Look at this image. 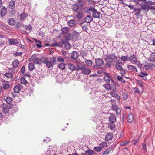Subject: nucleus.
Listing matches in <instances>:
<instances>
[{"instance_id": "338daca9", "label": "nucleus", "mask_w": 155, "mask_h": 155, "mask_svg": "<svg viewBox=\"0 0 155 155\" xmlns=\"http://www.w3.org/2000/svg\"><path fill=\"white\" fill-rule=\"evenodd\" d=\"M110 153L107 150L105 151L102 153V155H108Z\"/></svg>"}, {"instance_id": "9d476101", "label": "nucleus", "mask_w": 155, "mask_h": 155, "mask_svg": "<svg viewBox=\"0 0 155 155\" xmlns=\"http://www.w3.org/2000/svg\"><path fill=\"white\" fill-rule=\"evenodd\" d=\"M61 31L63 34H67L68 35H70V34L69 33L70 31V28L68 27H63L61 28Z\"/></svg>"}, {"instance_id": "4d7b16f0", "label": "nucleus", "mask_w": 155, "mask_h": 155, "mask_svg": "<svg viewBox=\"0 0 155 155\" xmlns=\"http://www.w3.org/2000/svg\"><path fill=\"white\" fill-rule=\"evenodd\" d=\"M36 57V55L35 54H33L30 58L29 59V61L31 62L33 60H34Z\"/></svg>"}, {"instance_id": "de8ad7c7", "label": "nucleus", "mask_w": 155, "mask_h": 155, "mask_svg": "<svg viewBox=\"0 0 155 155\" xmlns=\"http://www.w3.org/2000/svg\"><path fill=\"white\" fill-rule=\"evenodd\" d=\"M57 60L58 62H61L62 63H63L64 62V58L59 56L57 58Z\"/></svg>"}, {"instance_id": "1a4fd4ad", "label": "nucleus", "mask_w": 155, "mask_h": 155, "mask_svg": "<svg viewBox=\"0 0 155 155\" xmlns=\"http://www.w3.org/2000/svg\"><path fill=\"white\" fill-rule=\"evenodd\" d=\"M8 39V40L9 44L11 45H15L18 43V41L16 39H9L8 38H6L5 39V40H6V41Z\"/></svg>"}, {"instance_id": "58836bf2", "label": "nucleus", "mask_w": 155, "mask_h": 155, "mask_svg": "<svg viewBox=\"0 0 155 155\" xmlns=\"http://www.w3.org/2000/svg\"><path fill=\"white\" fill-rule=\"evenodd\" d=\"M27 17V14L25 13H23L20 14V19L22 20L25 19Z\"/></svg>"}, {"instance_id": "9b49d317", "label": "nucleus", "mask_w": 155, "mask_h": 155, "mask_svg": "<svg viewBox=\"0 0 155 155\" xmlns=\"http://www.w3.org/2000/svg\"><path fill=\"white\" fill-rule=\"evenodd\" d=\"M112 109L113 110L116 111V114L117 115H119L121 112L120 109L118 107L117 105L112 106Z\"/></svg>"}, {"instance_id": "864d4df0", "label": "nucleus", "mask_w": 155, "mask_h": 155, "mask_svg": "<svg viewBox=\"0 0 155 155\" xmlns=\"http://www.w3.org/2000/svg\"><path fill=\"white\" fill-rule=\"evenodd\" d=\"M128 58L127 56H122L120 59L122 61H128Z\"/></svg>"}, {"instance_id": "e433bc0d", "label": "nucleus", "mask_w": 155, "mask_h": 155, "mask_svg": "<svg viewBox=\"0 0 155 155\" xmlns=\"http://www.w3.org/2000/svg\"><path fill=\"white\" fill-rule=\"evenodd\" d=\"M11 106H5V108H4L3 109V112H4V113H6L8 112V110L10 109H11Z\"/></svg>"}, {"instance_id": "4be33fe9", "label": "nucleus", "mask_w": 155, "mask_h": 155, "mask_svg": "<svg viewBox=\"0 0 155 155\" xmlns=\"http://www.w3.org/2000/svg\"><path fill=\"white\" fill-rule=\"evenodd\" d=\"M128 69L130 70L133 71L137 72V71L136 68L133 65H128L127 66Z\"/></svg>"}, {"instance_id": "79ce46f5", "label": "nucleus", "mask_w": 155, "mask_h": 155, "mask_svg": "<svg viewBox=\"0 0 155 155\" xmlns=\"http://www.w3.org/2000/svg\"><path fill=\"white\" fill-rule=\"evenodd\" d=\"M86 64L88 66L91 67L92 65V61L90 60H87L85 61Z\"/></svg>"}, {"instance_id": "f8f14e48", "label": "nucleus", "mask_w": 155, "mask_h": 155, "mask_svg": "<svg viewBox=\"0 0 155 155\" xmlns=\"http://www.w3.org/2000/svg\"><path fill=\"white\" fill-rule=\"evenodd\" d=\"M113 137L112 134L111 133H107L105 136V139L107 141L111 140Z\"/></svg>"}, {"instance_id": "e2e57ef3", "label": "nucleus", "mask_w": 155, "mask_h": 155, "mask_svg": "<svg viewBox=\"0 0 155 155\" xmlns=\"http://www.w3.org/2000/svg\"><path fill=\"white\" fill-rule=\"evenodd\" d=\"M114 148L113 147L111 146L107 150L110 153V152L114 150Z\"/></svg>"}, {"instance_id": "a878e982", "label": "nucleus", "mask_w": 155, "mask_h": 155, "mask_svg": "<svg viewBox=\"0 0 155 155\" xmlns=\"http://www.w3.org/2000/svg\"><path fill=\"white\" fill-rule=\"evenodd\" d=\"M15 6V2L13 0L11 1L8 5V8L11 9H13Z\"/></svg>"}, {"instance_id": "69168bd1", "label": "nucleus", "mask_w": 155, "mask_h": 155, "mask_svg": "<svg viewBox=\"0 0 155 155\" xmlns=\"http://www.w3.org/2000/svg\"><path fill=\"white\" fill-rule=\"evenodd\" d=\"M143 149L145 152L147 151L146 145V144L144 143L143 145Z\"/></svg>"}, {"instance_id": "5fc2aeb1", "label": "nucleus", "mask_w": 155, "mask_h": 155, "mask_svg": "<svg viewBox=\"0 0 155 155\" xmlns=\"http://www.w3.org/2000/svg\"><path fill=\"white\" fill-rule=\"evenodd\" d=\"M117 79L120 81L122 83H124L125 82V80L124 79L120 76H118L117 77Z\"/></svg>"}, {"instance_id": "6e6d98bb", "label": "nucleus", "mask_w": 155, "mask_h": 155, "mask_svg": "<svg viewBox=\"0 0 155 155\" xmlns=\"http://www.w3.org/2000/svg\"><path fill=\"white\" fill-rule=\"evenodd\" d=\"M22 54V52H16L14 53L13 55L15 56H21Z\"/></svg>"}, {"instance_id": "09e8293b", "label": "nucleus", "mask_w": 155, "mask_h": 155, "mask_svg": "<svg viewBox=\"0 0 155 155\" xmlns=\"http://www.w3.org/2000/svg\"><path fill=\"white\" fill-rule=\"evenodd\" d=\"M141 8L143 10H148L150 9V6L149 5H144L141 6Z\"/></svg>"}, {"instance_id": "72a5a7b5", "label": "nucleus", "mask_w": 155, "mask_h": 155, "mask_svg": "<svg viewBox=\"0 0 155 155\" xmlns=\"http://www.w3.org/2000/svg\"><path fill=\"white\" fill-rule=\"evenodd\" d=\"M28 68L30 71H32L35 68L34 64L32 63H29L28 65Z\"/></svg>"}, {"instance_id": "ea45409f", "label": "nucleus", "mask_w": 155, "mask_h": 155, "mask_svg": "<svg viewBox=\"0 0 155 155\" xmlns=\"http://www.w3.org/2000/svg\"><path fill=\"white\" fill-rule=\"evenodd\" d=\"M115 66L116 68L117 69L119 70L120 71L122 70L123 68L122 66L120 63H117L116 64Z\"/></svg>"}, {"instance_id": "bf43d9fd", "label": "nucleus", "mask_w": 155, "mask_h": 155, "mask_svg": "<svg viewBox=\"0 0 155 155\" xmlns=\"http://www.w3.org/2000/svg\"><path fill=\"white\" fill-rule=\"evenodd\" d=\"M111 104L112 106H114L116 105V101L114 100H111Z\"/></svg>"}, {"instance_id": "0eeeda50", "label": "nucleus", "mask_w": 155, "mask_h": 155, "mask_svg": "<svg viewBox=\"0 0 155 155\" xmlns=\"http://www.w3.org/2000/svg\"><path fill=\"white\" fill-rule=\"evenodd\" d=\"M1 82L3 88L5 89H8L10 87V85L8 84V82L3 79L1 80Z\"/></svg>"}, {"instance_id": "f704fd0d", "label": "nucleus", "mask_w": 155, "mask_h": 155, "mask_svg": "<svg viewBox=\"0 0 155 155\" xmlns=\"http://www.w3.org/2000/svg\"><path fill=\"white\" fill-rule=\"evenodd\" d=\"M35 42L37 43L36 44V45L38 48H40L42 47V45H41L42 43L40 41H37L36 40H35Z\"/></svg>"}, {"instance_id": "ddd939ff", "label": "nucleus", "mask_w": 155, "mask_h": 155, "mask_svg": "<svg viewBox=\"0 0 155 155\" xmlns=\"http://www.w3.org/2000/svg\"><path fill=\"white\" fill-rule=\"evenodd\" d=\"M22 87V85L20 84H18L17 85L15 86L13 88L14 92L16 93H18Z\"/></svg>"}, {"instance_id": "49530a36", "label": "nucleus", "mask_w": 155, "mask_h": 155, "mask_svg": "<svg viewBox=\"0 0 155 155\" xmlns=\"http://www.w3.org/2000/svg\"><path fill=\"white\" fill-rule=\"evenodd\" d=\"M129 143L128 141L121 142L120 143V145L121 146H126Z\"/></svg>"}, {"instance_id": "680f3d73", "label": "nucleus", "mask_w": 155, "mask_h": 155, "mask_svg": "<svg viewBox=\"0 0 155 155\" xmlns=\"http://www.w3.org/2000/svg\"><path fill=\"white\" fill-rule=\"evenodd\" d=\"M5 76L8 78H9L12 77V74L10 73H6L5 74Z\"/></svg>"}, {"instance_id": "c756f323", "label": "nucleus", "mask_w": 155, "mask_h": 155, "mask_svg": "<svg viewBox=\"0 0 155 155\" xmlns=\"http://www.w3.org/2000/svg\"><path fill=\"white\" fill-rule=\"evenodd\" d=\"M50 63L51 64V65L50 66V68L54 64L56 61L55 58L54 57L51 58L50 59Z\"/></svg>"}, {"instance_id": "2f4dec72", "label": "nucleus", "mask_w": 155, "mask_h": 155, "mask_svg": "<svg viewBox=\"0 0 155 155\" xmlns=\"http://www.w3.org/2000/svg\"><path fill=\"white\" fill-rule=\"evenodd\" d=\"M77 67L78 68L76 69L77 71H79L80 70L83 71L86 67L84 65H78Z\"/></svg>"}, {"instance_id": "a211bd4d", "label": "nucleus", "mask_w": 155, "mask_h": 155, "mask_svg": "<svg viewBox=\"0 0 155 155\" xmlns=\"http://www.w3.org/2000/svg\"><path fill=\"white\" fill-rule=\"evenodd\" d=\"M19 64V61L17 59H15L12 62L11 65L13 68H16L18 66Z\"/></svg>"}, {"instance_id": "c03bdc74", "label": "nucleus", "mask_w": 155, "mask_h": 155, "mask_svg": "<svg viewBox=\"0 0 155 155\" xmlns=\"http://www.w3.org/2000/svg\"><path fill=\"white\" fill-rule=\"evenodd\" d=\"M128 94L125 93H123L122 94V97L124 100H126L128 99Z\"/></svg>"}, {"instance_id": "f257e3e1", "label": "nucleus", "mask_w": 155, "mask_h": 155, "mask_svg": "<svg viewBox=\"0 0 155 155\" xmlns=\"http://www.w3.org/2000/svg\"><path fill=\"white\" fill-rule=\"evenodd\" d=\"M150 63L149 64L145 65L144 68L146 70H148L152 68V66H155V54L151 55L149 58Z\"/></svg>"}, {"instance_id": "20e7f679", "label": "nucleus", "mask_w": 155, "mask_h": 155, "mask_svg": "<svg viewBox=\"0 0 155 155\" xmlns=\"http://www.w3.org/2000/svg\"><path fill=\"white\" fill-rule=\"evenodd\" d=\"M40 63H45L48 68H50L51 64L50 63V61L48 60L46 58L44 57H41V59H40Z\"/></svg>"}, {"instance_id": "a19ab883", "label": "nucleus", "mask_w": 155, "mask_h": 155, "mask_svg": "<svg viewBox=\"0 0 155 155\" xmlns=\"http://www.w3.org/2000/svg\"><path fill=\"white\" fill-rule=\"evenodd\" d=\"M5 100L6 102L8 104H10L12 102V99L10 97H7L6 99L5 98Z\"/></svg>"}, {"instance_id": "f3484780", "label": "nucleus", "mask_w": 155, "mask_h": 155, "mask_svg": "<svg viewBox=\"0 0 155 155\" xmlns=\"http://www.w3.org/2000/svg\"><path fill=\"white\" fill-rule=\"evenodd\" d=\"M92 13V15L93 17L97 18H99L100 13L99 12L97 11V10H95Z\"/></svg>"}, {"instance_id": "6ab92c4d", "label": "nucleus", "mask_w": 155, "mask_h": 155, "mask_svg": "<svg viewBox=\"0 0 155 155\" xmlns=\"http://www.w3.org/2000/svg\"><path fill=\"white\" fill-rule=\"evenodd\" d=\"M7 12V8L3 6L0 12V14L1 16L3 17L5 16Z\"/></svg>"}, {"instance_id": "8fccbe9b", "label": "nucleus", "mask_w": 155, "mask_h": 155, "mask_svg": "<svg viewBox=\"0 0 155 155\" xmlns=\"http://www.w3.org/2000/svg\"><path fill=\"white\" fill-rule=\"evenodd\" d=\"M107 143L106 142H103L100 144V145L102 148L107 147Z\"/></svg>"}, {"instance_id": "c85d7f7f", "label": "nucleus", "mask_w": 155, "mask_h": 155, "mask_svg": "<svg viewBox=\"0 0 155 155\" xmlns=\"http://www.w3.org/2000/svg\"><path fill=\"white\" fill-rule=\"evenodd\" d=\"M103 87L104 88L105 90H111V86L109 84L107 83L104 84Z\"/></svg>"}, {"instance_id": "6e6552de", "label": "nucleus", "mask_w": 155, "mask_h": 155, "mask_svg": "<svg viewBox=\"0 0 155 155\" xmlns=\"http://www.w3.org/2000/svg\"><path fill=\"white\" fill-rule=\"evenodd\" d=\"M95 63L96 66L100 67L104 64L103 60L100 58L95 59Z\"/></svg>"}, {"instance_id": "dca6fc26", "label": "nucleus", "mask_w": 155, "mask_h": 155, "mask_svg": "<svg viewBox=\"0 0 155 155\" xmlns=\"http://www.w3.org/2000/svg\"><path fill=\"white\" fill-rule=\"evenodd\" d=\"M91 71L89 69H87L85 67L83 71H81V73L84 74L89 75L91 72Z\"/></svg>"}, {"instance_id": "7c9ffc66", "label": "nucleus", "mask_w": 155, "mask_h": 155, "mask_svg": "<svg viewBox=\"0 0 155 155\" xmlns=\"http://www.w3.org/2000/svg\"><path fill=\"white\" fill-rule=\"evenodd\" d=\"M68 69L74 71L76 70L75 66L72 64H68Z\"/></svg>"}, {"instance_id": "13d9d810", "label": "nucleus", "mask_w": 155, "mask_h": 155, "mask_svg": "<svg viewBox=\"0 0 155 155\" xmlns=\"http://www.w3.org/2000/svg\"><path fill=\"white\" fill-rule=\"evenodd\" d=\"M25 27L26 28L27 30H29L30 31H31L32 29V26L30 25H29L28 26H27L26 25H25Z\"/></svg>"}, {"instance_id": "f03ea898", "label": "nucleus", "mask_w": 155, "mask_h": 155, "mask_svg": "<svg viewBox=\"0 0 155 155\" xmlns=\"http://www.w3.org/2000/svg\"><path fill=\"white\" fill-rule=\"evenodd\" d=\"M116 121V118L115 116L111 114L110 117L109 118L108 121L109 123H108V126H114V123Z\"/></svg>"}, {"instance_id": "39448f33", "label": "nucleus", "mask_w": 155, "mask_h": 155, "mask_svg": "<svg viewBox=\"0 0 155 155\" xmlns=\"http://www.w3.org/2000/svg\"><path fill=\"white\" fill-rule=\"evenodd\" d=\"M105 60L106 62V66L107 68H110L111 66V64L112 63V62L111 61L109 54L106 56Z\"/></svg>"}, {"instance_id": "2eb2a0df", "label": "nucleus", "mask_w": 155, "mask_h": 155, "mask_svg": "<svg viewBox=\"0 0 155 155\" xmlns=\"http://www.w3.org/2000/svg\"><path fill=\"white\" fill-rule=\"evenodd\" d=\"M84 11L86 12H89V11H91L93 12L95 10L94 7L92 6L90 7H86L84 8Z\"/></svg>"}, {"instance_id": "3c124183", "label": "nucleus", "mask_w": 155, "mask_h": 155, "mask_svg": "<svg viewBox=\"0 0 155 155\" xmlns=\"http://www.w3.org/2000/svg\"><path fill=\"white\" fill-rule=\"evenodd\" d=\"M82 16L81 12L79 11H78L77 12L76 14V16L77 18H80Z\"/></svg>"}, {"instance_id": "a18cd8bd", "label": "nucleus", "mask_w": 155, "mask_h": 155, "mask_svg": "<svg viewBox=\"0 0 155 155\" xmlns=\"http://www.w3.org/2000/svg\"><path fill=\"white\" fill-rule=\"evenodd\" d=\"M102 148L100 146L94 147L93 149L94 150L97 152L101 151L102 150Z\"/></svg>"}, {"instance_id": "412c9836", "label": "nucleus", "mask_w": 155, "mask_h": 155, "mask_svg": "<svg viewBox=\"0 0 155 155\" xmlns=\"http://www.w3.org/2000/svg\"><path fill=\"white\" fill-rule=\"evenodd\" d=\"M110 94L111 95L112 97L117 98L118 101L120 100V97L118 94L115 92H110Z\"/></svg>"}, {"instance_id": "7ed1b4c3", "label": "nucleus", "mask_w": 155, "mask_h": 155, "mask_svg": "<svg viewBox=\"0 0 155 155\" xmlns=\"http://www.w3.org/2000/svg\"><path fill=\"white\" fill-rule=\"evenodd\" d=\"M128 61L130 62L131 63L134 64H135L139 62V61H137V58L135 54H134L130 55L129 57Z\"/></svg>"}, {"instance_id": "423d86ee", "label": "nucleus", "mask_w": 155, "mask_h": 155, "mask_svg": "<svg viewBox=\"0 0 155 155\" xmlns=\"http://www.w3.org/2000/svg\"><path fill=\"white\" fill-rule=\"evenodd\" d=\"M104 78L107 83L108 84L110 83V81H111L113 83L114 81L113 79V78L107 74L105 75Z\"/></svg>"}, {"instance_id": "b1692460", "label": "nucleus", "mask_w": 155, "mask_h": 155, "mask_svg": "<svg viewBox=\"0 0 155 155\" xmlns=\"http://www.w3.org/2000/svg\"><path fill=\"white\" fill-rule=\"evenodd\" d=\"M134 119L133 114H129L128 116L127 121L129 123L132 122Z\"/></svg>"}, {"instance_id": "603ef678", "label": "nucleus", "mask_w": 155, "mask_h": 155, "mask_svg": "<svg viewBox=\"0 0 155 155\" xmlns=\"http://www.w3.org/2000/svg\"><path fill=\"white\" fill-rule=\"evenodd\" d=\"M34 62L35 64H39L40 63V59L38 57H36L34 60Z\"/></svg>"}, {"instance_id": "393cba45", "label": "nucleus", "mask_w": 155, "mask_h": 155, "mask_svg": "<svg viewBox=\"0 0 155 155\" xmlns=\"http://www.w3.org/2000/svg\"><path fill=\"white\" fill-rule=\"evenodd\" d=\"M76 24L75 21L74 19H71L70 20L68 23V25L71 27H74Z\"/></svg>"}, {"instance_id": "37998d69", "label": "nucleus", "mask_w": 155, "mask_h": 155, "mask_svg": "<svg viewBox=\"0 0 155 155\" xmlns=\"http://www.w3.org/2000/svg\"><path fill=\"white\" fill-rule=\"evenodd\" d=\"M72 8L74 11H77L79 7L77 5L75 4L72 5Z\"/></svg>"}, {"instance_id": "aec40b11", "label": "nucleus", "mask_w": 155, "mask_h": 155, "mask_svg": "<svg viewBox=\"0 0 155 155\" xmlns=\"http://www.w3.org/2000/svg\"><path fill=\"white\" fill-rule=\"evenodd\" d=\"M72 55L71 58L73 59L74 60L77 59L78 56V52L75 51H73L71 53Z\"/></svg>"}, {"instance_id": "bb28decb", "label": "nucleus", "mask_w": 155, "mask_h": 155, "mask_svg": "<svg viewBox=\"0 0 155 155\" xmlns=\"http://www.w3.org/2000/svg\"><path fill=\"white\" fill-rule=\"evenodd\" d=\"M86 153H83L82 155H93L94 152V151L89 150L85 151Z\"/></svg>"}, {"instance_id": "5701e85b", "label": "nucleus", "mask_w": 155, "mask_h": 155, "mask_svg": "<svg viewBox=\"0 0 155 155\" xmlns=\"http://www.w3.org/2000/svg\"><path fill=\"white\" fill-rule=\"evenodd\" d=\"M93 18L91 16H86L84 18V21L85 22L88 23H90L91 22Z\"/></svg>"}, {"instance_id": "774afa93", "label": "nucleus", "mask_w": 155, "mask_h": 155, "mask_svg": "<svg viewBox=\"0 0 155 155\" xmlns=\"http://www.w3.org/2000/svg\"><path fill=\"white\" fill-rule=\"evenodd\" d=\"M111 90H112L113 91L112 92H115L116 91V87H115V86H114V87H113V86H111Z\"/></svg>"}, {"instance_id": "4c0bfd02", "label": "nucleus", "mask_w": 155, "mask_h": 155, "mask_svg": "<svg viewBox=\"0 0 155 155\" xmlns=\"http://www.w3.org/2000/svg\"><path fill=\"white\" fill-rule=\"evenodd\" d=\"M20 82L21 84L24 85H25L27 83L26 80L23 77H22L20 79Z\"/></svg>"}, {"instance_id": "c9c22d12", "label": "nucleus", "mask_w": 155, "mask_h": 155, "mask_svg": "<svg viewBox=\"0 0 155 155\" xmlns=\"http://www.w3.org/2000/svg\"><path fill=\"white\" fill-rule=\"evenodd\" d=\"M79 34L80 33L79 32H77L76 31H74L73 32L72 35L74 38H75L76 39H77L79 36Z\"/></svg>"}, {"instance_id": "473e14b6", "label": "nucleus", "mask_w": 155, "mask_h": 155, "mask_svg": "<svg viewBox=\"0 0 155 155\" xmlns=\"http://www.w3.org/2000/svg\"><path fill=\"white\" fill-rule=\"evenodd\" d=\"M66 64L64 63H61L59 64L58 67L62 70H64L65 69Z\"/></svg>"}, {"instance_id": "052dcab7", "label": "nucleus", "mask_w": 155, "mask_h": 155, "mask_svg": "<svg viewBox=\"0 0 155 155\" xmlns=\"http://www.w3.org/2000/svg\"><path fill=\"white\" fill-rule=\"evenodd\" d=\"M148 74L147 73L144 72H141L139 76L140 77V76H147L148 75Z\"/></svg>"}, {"instance_id": "0e129e2a", "label": "nucleus", "mask_w": 155, "mask_h": 155, "mask_svg": "<svg viewBox=\"0 0 155 155\" xmlns=\"http://www.w3.org/2000/svg\"><path fill=\"white\" fill-rule=\"evenodd\" d=\"M141 9H136L134 8V11L136 12L137 14H139L140 12Z\"/></svg>"}, {"instance_id": "cd10ccee", "label": "nucleus", "mask_w": 155, "mask_h": 155, "mask_svg": "<svg viewBox=\"0 0 155 155\" xmlns=\"http://www.w3.org/2000/svg\"><path fill=\"white\" fill-rule=\"evenodd\" d=\"M8 22L9 25H15V22L13 18H11L8 20Z\"/></svg>"}, {"instance_id": "4468645a", "label": "nucleus", "mask_w": 155, "mask_h": 155, "mask_svg": "<svg viewBox=\"0 0 155 155\" xmlns=\"http://www.w3.org/2000/svg\"><path fill=\"white\" fill-rule=\"evenodd\" d=\"M111 60V61L113 62H117V58L115 55L114 53H111L109 54Z\"/></svg>"}]
</instances>
